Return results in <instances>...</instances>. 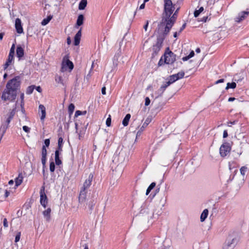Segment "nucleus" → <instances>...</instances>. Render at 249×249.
<instances>
[{
	"label": "nucleus",
	"mask_w": 249,
	"mask_h": 249,
	"mask_svg": "<svg viewBox=\"0 0 249 249\" xmlns=\"http://www.w3.org/2000/svg\"><path fill=\"white\" fill-rule=\"evenodd\" d=\"M164 11L161 21L159 25V29L162 30L163 36L167 35L177 19L176 13L173 14L175 7L171 0H164Z\"/></svg>",
	"instance_id": "f257e3e1"
},
{
	"label": "nucleus",
	"mask_w": 249,
	"mask_h": 249,
	"mask_svg": "<svg viewBox=\"0 0 249 249\" xmlns=\"http://www.w3.org/2000/svg\"><path fill=\"white\" fill-rule=\"evenodd\" d=\"M21 85V77L16 76L9 80L5 89L2 92L1 99L4 101H9L13 102L16 99L18 90L20 89Z\"/></svg>",
	"instance_id": "f03ea898"
},
{
	"label": "nucleus",
	"mask_w": 249,
	"mask_h": 249,
	"mask_svg": "<svg viewBox=\"0 0 249 249\" xmlns=\"http://www.w3.org/2000/svg\"><path fill=\"white\" fill-rule=\"evenodd\" d=\"M126 158V152L122 149L120 151L118 149L114 154L112 161L118 164L115 169L112 170V177H115L114 179L118 178L121 176L122 172L119 164L124 162Z\"/></svg>",
	"instance_id": "7ed1b4c3"
},
{
	"label": "nucleus",
	"mask_w": 249,
	"mask_h": 249,
	"mask_svg": "<svg viewBox=\"0 0 249 249\" xmlns=\"http://www.w3.org/2000/svg\"><path fill=\"white\" fill-rule=\"evenodd\" d=\"M74 68V65L72 61L69 59V56L68 54L65 55L63 58L61 63V71L64 72L67 71H71Z\"/></svg>",
	"instance_id": "20e7f679"
},
{
	"label": "nucleus",
	"mask_w": 249,
	"mask_h": 249,
	"mask_svg": "<svg viewBox=\"0 0 249 249\" xmlns=\"http://www.w3.org/2000/svg\"><path fill=\"white\" fill-rule=\"evenodd\" d=\"M39 194L40 203L44 208H46L48 202V199L45 193V186L44 185L41 187Z\"/></svg>",
	"instance_id": "39448f33"
},
{
	"label": "nucleus",
	"mask_w": 249,
	"mask_h": 249,
	"mask_svg": "<svg viewBox=\"0 0 249 249\" xmlns=\"http://www.w3.org/2000/svg\"><path fill=\"white\" fill-rule=\"evenodd\" d=\"M231 147L230 143L227 142L223 143L220 147L219 152L221 157H226L230 152Z\"/></svg>",
	"instance_id": "423d86ee"
},
{
	"label": "nucleus",
	"mask_w": 249,
	"mask_h": 249,
	"mask_svg": "<svg viewBox=\"0 0 249 249\" xmlns=\"http://www.w3.org/2000/svg\"><path fill=\"white\" fill-rule=\"evenodd\" d=\"M164 63L171 64L176 60V55L171 51L166 53L164 55Z\"/></svg>",
	"instance_id": "0eeeda50"
},
{
	"label": "nucleus",
	"mask_w": 249,
	"mask_h": 249,
	"mask_svg": "<svg viewBox=\"0 0 249 249\" xmlns=\"http://www.w3.org/2000/svg\"><path fill=\"white\" fill-rule=\"evenodd\" d=\"M236 240L235 238H228L223 245V249H233L235 246Z\"/></svg>",
	"instance_id": "6e6552de"
},
{
	"label": "nucleus",
	"mask_w": 249,
	"mask_h": 249,
	"mask_svg": "<svg viewBox=\"0 0 249 249\" xmlns=\"http://www.w3.org/2000/svg\"><path fill=\"white\" fill-rule=\"evenodd\" d=\"M47 151L45 146H42L41 149V162L43 165V174L44 178L45 177L44 168L46 166V162L47 160Z\"/></svg>",
	"instance_id": "1a4fd4ad"
},
{
	"label": "nucleus",
	"mask_w": 249,
	"mask_h": 249,
	"mask_svg": "<svg viewBox=\"0 0 249 249\" xmlns=\"http://www.w3.org/2000/svg\"><path fill=\"white\" fill-rule=\"evenodd\" d=\"M249 15V11H242L238 14L237 16L234 18V21L236 22L240 23L247 18Z\"/></svg>",
	"instance_id": "9d476101"
},
{
	"label": "nucleus",
	"mask_w": 249,
	"mask_h": 249,
	"mask_svg": "<svg viewBox=\"0 0 249 249\" xmlns=\"http://www.w3.org/2000/svg\"><path fill=\"white\" fill-rule=\"evenodd\" d=\"M17 102H18L17 101L14 108L12 110H10L9 112L6 115L7 118L4 124L9 125V123L15 116L17 109L16 106Z\"/></svg>",
	"instance_id": "9b49d317"
},
{
	"label": "nucleus",
	"mask_w": 249,
	"mask_h": 249,
	"mask_svg": "<svg viewBox=\"0 0 249 249\" xmlns=\"http://www.w3.org/2000/svg\"><path fill=\"white\" fill-rule=\"evenodd\" d=\"M163 39L164 37L158 38L157 43L153 47V54H155L156 55L158 53L162 47Z\"/></svg>",
	"instance_id": "f8f14e48"
},
{
	"label": "nucleus",
	"mask_w": 249,
	"mask_h": 249,
	"mask_svg": "<svg viewBox=\"0 0 249 249\" xmlns=\"http://www.w3.org/2000/svg\"><path fill=\"white\" fill-rule=\"evenodd\" d=\"M24 55V47H22L20 45H18L16 48V55L18 58V60L23 59Z\"/></svg>",
	"instance_id": "ddd939ff"
},
{
	"label": "nucleus",
	"mask_w": 249,
	"mask_h": 249,
	"mask_svg": "<svg viewBox=\"0 0 249 249\" xmlns=\"http://www.w3.org/2000/svg\"><path fill=\"white\" fill-rule=\"evenodd\" d=\"M93 178V175L92 173H90L88 177V178L85 181L83 184V186L82 189L83 190H87L89 188L91 184Z\"/></svg>",
	"instance_id": "4468645a"
},
{
	"label": "nucleus",
	"mask_w": 249,
	"mask_h": 249,
	"mask_svg": "<svg viewBox=\"0 0 249 249\" xmlns=\"http://www.w3.org/2000/svg\"><path fill=\"white\" fill-rule=\"evenodd\" d=\"M15 28L18 34H20L23 32L21 21L19 18H17L15 20Z\"/></svg>",
	"instance_id": "2eb2a0df"
},
{
	"label": "nucleus",
	"mask_w": 249,
	"mask_h": 249,
	"mask_svg": "<svg viewBox=\"0 0 249 249\" xmlns=\"http://www.w3.org/2000/svg\"><path fill=\"white\" fill-rule=\"evenodd\" d=\"M14 54L9 53L8 58L5 64L3 65V70H6L8 67L14 62Z\"/></svg>",
	"instance_id": "dca6fc26"
},
{
	"label": "nucleus",
	"mask_w": 249,
	"mask_h": 249,
	"mask_svg": "<svg viewBox=\"0 0 249 249\" xmlns=\"http://www.w3.org/2000/svg\"><path fill=\"white\" fill-rule=\"evenodd\" d=\"M96 200L93 198V197H92L90 198V199L88 200V202L87 203V205L88 207L89 208V213L91 214L92 213V210L93 209V208L95 205L96 203Z\"/></svg>",
	"instance_id": "f3484780"
},
{
	"label": "nucleus",
	"mask_w": 249,
	"mask_h": 249,
	"mask_svg": "<svg viewBox=\"0 0 249 249\" xmlns=\"http://www.w3.org/2000/svg\"><path fill=\"white\" fill-rule=\"evenodd\" d=\"M81 36H82V30H81V29H80L77 32V33L74 36L73 45L74 46L79 45L80 40H81Z\"/></svg>",
	"instance_id": "a211bd4d"
},
{
	"label": "nucleus",
	"mask_w": 249,
	"mask_h": 249,
	"mask_svg": "<svg viewBox=\"0 0 249 249\" xmlns=\"http://www.w3.org/2000/svg\"><path fill=\"white\" fill-rule=\"evenodd\" d=\"M140 126V124H139L138 121L134 120L130 124V130L134 133H135L136 130Z\"/></svg>",
	"instance_id": "6ab92c4d"
},
{
	"label": "nucleus",
	"mask_w": 249,
	"mask_h": 249,
	"mask_svg": "<svg viewBox=\"0 0 249 249\" xmlns=\"http://www.w3.org/2000/svg\"><path fill=\"white\" fill-rule=\"evenodd\" d=\"M87 192L86 190H83L81 188L78 197L79 202L80 203H83L86 199Z\"/></svg>",
	"instance_id": "aec40b11"
},
{
	"label": "nucleus",
	"mask_w": 249,
	"mask_h": 249,
	"mask_svg": "<svg viewBox=\"0 0 249 249\" xmlns=\"http://www.w3.org/2000/svg\"><path fill=\"white\" fill-rule=\"evenodd\" d=\"M84 16L83 14H80L77 18L75 27L78 28L79 26L82 25L84 21Z\"/></svg>",
	"instance_id": "412c9836"
},
{
	"label": "nucleus",
	"mask_w": 249,
	"mask_h": 249,
	"mask_svg": "<svg viewBox=\"0 0 249 249\" xmlns=\"http://www.w3.org/2000/svg\"><path fill=\"white\" fill-rule=\"evenodd\" d=\"M39 110H40L41 113V115L40 117V119L41 121L44 120L45 118L46 117V108L43 105H40L39 106Z\"/></svg>",
	"instance_id": "4be33fe9"
},
{
	"label": "nucleus",
	"mask_w": 249,
	"mask_h": 249,
	"mask_svg": "<svg viewBox=\"0 0 249 249\" xmlns=\"http://www.w3.org/2000/svg\"><path fill=\"white\" fill-rule=\"evenodd\" d=\"M23 177L21 173L18 174V177L15 178V186L16 187L20 185L23 181Z\"/></svg>",
	"instance_id": "5701e85b"
},
{
	"label": "nucleus",
	"mask_w": 249,
	"mask_h": 249,
	"mask_svg": "<svg viewBox=\"0 0 249 249\" xmlns=\"http://www.w3.org/2000/svg\"><path fill=\"white\" fill-rule=\"evenodd\" d=\"M51 208H48L47 210L43 212V214L44 217L46 218V220L48 221H49L51 219Z\"/></svg>",
	"instance_id": "b1692460"
},
{
	"label": "nucleus",
	"mask_w": 249,
	"mask_h": 249,
	"mask_svg": "<svg viewBox=\"0 0 249 249\" xmlns=\"http://www.w3.org/2000/svg\"><path fill=\"white\" fill-rule=\"evenodd\" d=\"M9 125L6 124H2L0 127V140L2 139V137L3 136L4 134H5L6 129L8 128Z\"/></svg>",
	"instance_id": "393cba45"
},
{
	"label": "nucleus",
	"mask_w": 249,
	"mask_h": 249,
	"mask_svg": "<svg viewBox=\"0 0 249 249\" xmlns=\"http://www.w3.org/2000/svg\"><path fill=\"white\" fill-rule=\"evenodd\" d=\"M131 117V115L129 113L126 114L125 117L123 120L122 124L124 126H126L129 124V122Z\"/></svg>",
	"instance_id": "a878e982"
},
{
	"label": "nucleus",
	"mask_w": 249,
	"mask_h": 249,
	"mask_svg": "<svg viewBox=\"0 0 249 249\" xmlns=\"http://www.w3.org/2000/svg\"><path fill=\"white\" fill-rule=\"evenodd\" d=\"M87 0H81L78 5V9L80 10H83L85 9L87 5Z\"/></svg>",
	"instance_id": "bb28decb"
},
{
	"label": "nucleus",
	"mask_w": 249,
	"mask_h": 249,
	"mask_svg": "<svg viewBox=\"0 0 249 249\" xmlns=\"http://www.w3.org/2000/svg\"><path fill=\"white\" fill-rule=\"evenodd\" d=\"M209 211L208 209H205L203 210L200 215V221L203 222L206 219L208 216Z\"/></svg>",
	"instance_id": "cd10ccee"
},
{
	"label": "nucleus",
	"mask_w": 249,
	"mask_h": 249,
	"mask_svg": "<svg viewBox=\"0 0 249 249\" xmlns=\"http://www.w3.org/2000/svg\"><path fill=\"white\" fill-rule=\"evenodd\" d=\"M178 80V78L177 77L176 75L173 74L170 75L169 77V81H168V85H171L174 82H176Z\"/></svg>",
	"instance_id": "c85d7f7f"
},
{
	"label": "nucleus",
	"mask_w": 249,
	"mask_h": 249,
	"mask_svg": "<svg viewBox=\"0 0 249 249\" xmlns=\"http://www.w3.org/2000/svg\"><path fill=\"white\" fill-rule=\"evenodd\" d=\"M124 44V38L119 43V49L118 50V51H117V52L115 54L114 56H117V58H119V57L120 56L121 54V47H122V46Z\"/></svg>",
	"instance_id": "c756f323"
},
{
	"label": "nucleus",
	"mask_w": 249,
	"mask_h": 249,
	"mask_svg": "<svg viewBox=\"0 0 249 249\" xmlns=\"http://www.w3.org/2000/svg\"><path fill=\"white\" fill-rule=\"evenodd\" d=\"M52 18L53 16L51 15L47 16L46 18H45L42 20V21H41V25L43 26L47 25L52 19Z\"/></svg>",
	"instance_id": "7c9ffc66"
},
{
	"label": "nucleus",
	"mask_w": 249,
	"mask_h": 249,
	"mask_svg": "<svg viewBox=\"0 0 249 249\" xmlns=\"http://www.w3.org/2000/svg\"><path fill=\"white\" fill-rule=\"evenodd\" d=\"M75 108L74 105L72 103H71L68 106V112L71 118V115L72 114Z\"/></svg>",
	"instance_id": "2f4dec72"
},
{
	"label": "nucleus",
	"mask_w": 249,
	"mask_h": 249,
	"mask_svg": "<svg viewBox=\"0 0 249 249\" xmlns=\"http://www.w3.org/2000/svg\"><path fill=\"white\" fill-rule=\"evenodd\" d=\"M63 144V139L62 137H59L58 140V146L57 147V149L58 150L62 151V146Z\"/></svg>",
	"instance_id": "473e14b6"
},
{
	"label": "nucleus",
	"mask_w": 249,
	"mask_h": 249,
	"mask_svg": "<svg viewBox=\"0 0 249 249\" xmlns=\"http://www.w3.org/2000/svg\"><path fill=\"white\" fill-rule=\"evenodd\" d=\"M119 63H120V62L118 61V58H117L116 56H114L113 58V68L112 70H115Z\"/></svg>",
	"instance_id": "72a5a7b5"
},
{
	"label": "nucleus",
	"mask_w": 249,
	"mask_h": 249,
	"mask_svg": "<svg viewBox=\"0 0 249 249\" xmlns=\"http://www.w3.org/2000/svg\"><path fill=\"white\" fill-rule=\"evenodd\" d=\"M35 87H36L35 85H31L28 87L26 89V94L29 95L32 94L35 89Z\"/></svg>",
	"instance_id": "f704fd0d"
},
{
	"label": "nucleus",
	"mask_w": 249,
	"mask_h": 249,
	"mask_svg": "<svg viewBox=\"0 0 249 249\" xmlns=\"http://www.w3.org/2000/svg\"><path fill=\"white\" fill-rule=\"evenodd\" d=\"M236 87V84L235 82L232 83H228L227 84V87H226V89H235Z\"/></svg>",
	"instance_id": "c9c22d12"
},
{
	"label": "nucleus",
	"mask_w": 249,
	"mask_h": 249,
	"mask_svg": "<svg viewBox=\"0 0 249 249\" xmlns=\"http://www.w3.org/2000/svg\"><path fill=\"white\" fill-rule=\"evenodd\" d=\"M156 186V183L155 182H152L151 183V184L149 186L148 188L147 189L146 195H148L149 193L150 192V191L155 187Z\"/></svg>",
	"instance_id": "e433bc0d"
},
{
	"label": "nucleus",
	"mask_w": 249,
	"mask_h": 249,
	"mask_svg": "<svg viewBox=\"0 0 249 249\" xmlns=\"http://www.w3.org/2000/svg\"><path fill=\"white\" fill-rule=\"evenodd\" d=\"M55 169V165L54 162L53 161H51L50 162V171L52 173H53L54 172Z\"/></svg>",
	"instance_id": "4c0bfd02"
},
{
	"label": "nucleus",
	"mask_w": 249,
	"mask_h": 249,
	"mask_svg": "<svg viewBox=\"0 0 249 249\" xmlns=\"http://www.w3.org/2000/svg\"><path fill=\"white\" fill-rule=\"evenodd\" d=\"M204 10V8L203 7H200L198 10H196L194 12V16L195 17H197L199 14Z\"/></svg>",
	"instance_id": "58836bf2"
},
{
	"label": "nucleus",
	"mask_w": 249,
	"mask_h": 249,
	"mask_svg": "<svg viewBox=\"0 0 249 249\" xmlns=\"http://www.w3.org/2000/svg\"><path fill=\"white\" fill-rule=\"evenodd\" d=\"M151 120H152L151 117L150 116V117H147L146 118V119L145 120V122H144L142 127H143V128L146 127L148 125V124L151 122Z\"/></svg>",
	"instance_id": "ea45409f"
},
{
	"label": "nucleus",
	"mask_w": 249,
	"mask_h": 249,
	"mask_svg": "<svg viewBox=\"0 0 249 249\" xmlns=\"http://www.w3.org/2000/svg\"><path fill=\"white\" fill-rule=\"evenodd\" d=\"M247 169L248 167L246 166H242L240 169L241 174L243 176H244Z\"/></svg>",
	"instance_id": "a19ab883"
},
{
	"label": "nucleus",
	"mask_w": 249,
	"mask_h": 249,
	"mask_svg": "<svg viewBox=\"0 0 249 249\" xmlns=\"http://www.w3.org/2000/svg\"><path fill=\"white\" fill-rule=\"evenodd\" d=\"M176 75L177 77L178 78V80L182 78L184 76V72L183 71H181L178 72L177 74H175Z\"/></svg>",
	"instance_id": "79ce46f5"
},
{
	"label": "nucleus",
	"mask_w": 249,
	"mask_h": 249,
	"mask_svg": "<svg viewBox=\"0 0 249 249\" xmlns=\"http://www.w3.org/2000/svg\"><path fill=\"white\" fill-rule=\"evenodd\" d=\"M106 124L107 126L108 127H109L111 126V116L110 115H109L108 118L107 119Z\"/></svg>",
	"instance_id": "37998d69"
},
{
	"label": "nucleus",
	"mask_w": 249,
	"mask_h": 249,
	"mask_svg": "<svg viewBox=\"0 0 249 249\" xmlns=\"http://www.w3.org/2000/svg\"><path fill=\"white\" fill-rule=\"evenodd\" d=\"M55 81L58 83H60V84H62L63 85H64L63 80L62 79V77L61 76H56L55 77Z\"/></svg>",
	"instance_id": "c03bdc74"
},
{
	"label": "nucleus",
	"mask_w": 249,
	"mask_h": 249,
	"mask_svg": "<svg viewBox=\"0 0 249 249\" xmlns=\"http://www.w3.org/2000/svg\"><path fill=\"white\" fill-rule=\"evenodd\" d=\"M44 145L42 146H45V147H48L50 144V139H46L44 141Z\"/></svg>",
	"instance_id": "a18cd8bd"
},
{
	"label": "nucleus",
	"mask_w": 249,
	"mask_h": 249,
	"mask_svg": "<svg viewBox=\"0 0 249 249\" xmlns=\"http://www.w3.org/2000/svg\"><path fill=\"white\" fill-rule=\"evenodd\" d=\"M54 160H55V162L54 163L56 165H60V164H62V160H61V159H60V158H54Z\"/></svg>",
	"instance_id": "49530a36"
},
{
	"label": "nucleus",
	"mask_w": 249,
	"mask_h": 249,
	"mask_svg": "<svg viewBox=\"0 0 249 249\" xmlns=\"http://www.w3.org/2000/svg\"><path fill=\"white\" fill-rule=\"evenodd\" d=\"M15 44L13 43L10 48V52L9 53H11L12 54L15 55Z\"/></svg>",
	"instance_id": "de8ad7c7"
},
{
	"label": "nucleus",
	"mask_w": 249,
	"mask_h": 249,
	"mask_svg": "<svg viewBox=\"0 0 249 249\" xmlns=\"http://www.w3.org/2000/svg\"><path fill=\"white\" fill-rule=\"evenodd\" d=\"M20 235H21L20 232H18L15 237V242L16 243H17L19 241L20 238Z\"/></svg>",
	"instance_id": "09e8293b"
},
{
	"label": "nucleus",
	"mask_w": 249,
	"mask_h": 249,
	"mask_svg": "<svg viewBox=\"0 0 249 249\" xmlns=\"http://www.w3.org/2000/svg\"><path fill=\"white\" fill-rule=\"evenodd\" d=\"M62 150H58V149H56L55 151V157L54 158H60V155H61V153Z\"/></svg>",
	"instance_id": "8fccbe9b"
},
{
	"label": "nucleus",
	"mask_w": 249,
	"mask_h": 249,
	"mask_svg": "<svg viewBox=\"0 0 249 249\" xmlns=\"http://www.w3.org/2000/svg\"><path fill=\"white\" fill-rule=\"evenodd\" d=\"M170 85H168V81L166 82V83L163 85H162L160 87V89L162 90V91H164L165 89Z\"/></svg>",
	"instance_id": "3c124183"
},
{
	"label": "nucleus",
	"mask_w": 249,
	"mask_h": 249,
	"mask_svg": "<svg viewBox=\"0 0 249 249\" xmlns=\"http://www.w3.org/2000/svg\"><path fill=\"white\" fill-rule=\"evenodd\" d=\"M136 11H134L131 13V16L129 18V22H128L129 24H130L131 22V21L132 20V19L133 18L136 14Z\"/></svg>",
	"instance_id": "603ef678"
},
{
	"label": "nucleus",
	"mask_w": 249,
	"mask_h": 249,
	"mask_svg": "<svg viewBox=\"0 0 249 249\" xmlns=\"http://www.w3.org/2000/svg\"><path fill=\"white\" fill-rule=\"evenodd\" d=\"M24 103H22V104H20V107H21V112L26 116L25 114V110L24 107Z\"/></svg>",
	"instance_id": "864d4df0"
},
{
	"label": "nucleus",
	"mask_w": 249,
	"mask_h": 249,
	"mask_svg": "<svg viewBox=\"0 0 249 249\" xmlns=\"http://www.w3.org/2000/svg\"><path fill=\"white\" fill-rule=\"evenodd\" d=\"M23 130L26 133L30 132V128L26 125H24L22 127Z\"/></svg>",
	"instance_id": "5fc2aeb1"
},
{
	"label": "nucleus",
	"mask_w": 249,
	"mask_h": 249,
	"mask_svg": "<svg viewBox=\"0 0 249 249\" xmlns=\"http://www.w3.org/2000/svg\"><path fill=\"white\" fill-rule=\"evenodd\" d=\"M150 103V100L149 97H146L145 99V103L144 105L145 106H148Z\"/></svg>",
	"instance_id": "6e6d98bb"
},
{
	"label": "nucleus",
	"mask_w": 249,
	"mask_h": 249,
	"mask_svg": "<svg viewBox=\"0 0 249 249\" xmlns=\"http://www.w3.org/2000/svg\"><path fill=\"white\" fill-rule=\"evenodd\" d=\"M82 111L76 110L75 112L74 117H77L78 116L82 115Z\"/></svg>",
	"instance_id": "4d7b16f0"
},
{
	"label": "nucleus",
	"mask_w": 249,
	"mask_h": 249,
	"mask_svg": "<svg viewBox=\"0 0 249 249\" xmlns=\"http://www.w3.org/2000/svg\"><path fill=\"white\" fill-rule=\"evenodd\" d=\"M208 19V17L207 16L203 17V18H202L201 19L199 20V21H202V22H206L207 20Z\"/></svg>",
	"instance_id": "13d9d810"
},
{
	"label": "nucleus",
	"mask_w": 249,
	"mask_h": 249,
	"mask_svg": "<svg viewBox=\"0 0 249 249\" xmlns=\"http://www.w3.org/2000/svg\"><path fill=\"white\" fill-rule=\"evenodd\" d=\"M24 93H21L20 95V98L21 99V103L20 104H22V103L24 102Z\"/></svg>",
	"instance_id": "bf43d9fd"
},
{
	"label": "nucleus",
	"mask_w": 249,
	"mask_h": 249,
	"mask_svg": "<svg viewBox=\"0 0 249 249\" xmlns=\"http://www.w3.org/2000/svg\"><path fill=\"white\" fill-rule=\"evenodd\" d=\"M35 89H36L38 92H42V89L40 86H36L35 87Z\"/></svg>",
	"instance_id": "052dcab7"
},
{
	"label": "nucleus",
	"mask_w": 249,
	"mask_h": 249,
	"mask_svg": "<svg viewBox=\"0 0 249 249\" xmlns=\"http://www.w3.org/2000/svg\"><path fill=\"white\" fill-rule=\"evenodd\" d=\"M101 92H102V94L103 95H106V87L105 86L102 88Z\"/></svg>",
	"instance_id": "680f3d73"
},
{
	"label": "nucleus",
	"mask_w": 249,
	"mask_h": 249,
	"mask_svg": "<svg viewBox=\"0 0 249 249\" xmlns=\"http://www.w3.org/2000/svg\"><path fill=\"white\" fill-rule=\"evenodd\" d=\"M3 226L4 227H8V222H7V219L6 218H4L3 219Z\"/></svg>",
	"instance_id": "e2e57ef3"
},
{
	"label": "nucleus",
	"mask_w": 249,
	"mask_h": 249,
	"mask_svg": "<svg viewBox=\"0 0 249 249\" xmlns=\"http://www.w3.org/2000/svg\"><path fill=\"white\" fill-rule=\"evenodd\" d=\"M140 136V129L138 130L137 132L135 141H136L139 139Z\"/></svg>",
	"instance_id": "0e129e2a"
},
{
	"label": "nucleus",
	"mask_w": 249,
	"mask_h": 249,
	"mask_svg": "<svg viewBox=\"0 0 249 249\" xmlns=\"http://www.w3.org/2000/svg\"><path fill=\"white\" fill-rule=\"evenodd\" d=\"M186 24L185 23L182 25L181 27L180 28V29L179 31V33H181L185 29V28L186 27Z\"/></svg>",
	"instance_id": "69168bd1"
},
{
	"label": "nucleus",
	"mask_w": 249,
	"mask_h": 249,
	"mask_svg": "<svg viewBox=\"0 0 249 249\" xmlns=\"http://www.w3.org/2000/svg\"><path fill=\"white\" fill-rule=\"evenodd\" d=\"M67 43L68 45H70L71 43V38L70 36L68 37L67 38Z\"/></svg>",
	"instance_id": "338daca9"
},
{
	"label": "nucleus",
	"mask_w": 249,
	"mask_h": 249,
	"mask_svg": "<svg viewBox=\"0 0 249 249\" xmlns=\"http://www.w3.org/2000/svg\"><path fill=\"white\" fill-rule=\"evenodd\" d=\"M9 194L10 192L8 190H6L5 191L4 197H7L9 196Z\"/></svg>",
	"instance_id": "774afa93"
}]
</instances>
